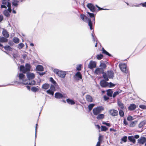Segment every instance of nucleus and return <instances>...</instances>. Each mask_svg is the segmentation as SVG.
<instances>
[{"label":"nucleus","mask_w":146,"mask_h":146,"mask_svg":"<svg viewBox=\"0 0 146 146\" xmlns=\"http://www.w3.org/2000/svg\"><path fill=\"white\" fill-rule=\"evenodd\" d=\"M92 36L93 38V40L94 42H97V38L95 37V35L94 33H92Z\"/></svg>","instance_id":"38"},{"label":"nucleus","mask_w":146,"mask_h":146,"mask_svg":"<svg viewBox=\"0 0 146 146\" xmlns=\"http://www.w3.org/2000/svg\"><path fill=\"white\" fill-rule=\"evenodd\" d=\"M107 95L108 96L110 97H111L113 93V91L110 89H109L107 91Z\"/></svg>","instance_id":"28"},{"label":"nucleus","mask_w":146,"mask_h":146,"mask_svg":"<svg viewBox=\"0 0 146 146\" xmlns=\"http://www.w3.org/2000/svg\"><path fill=\"white\" fill-rule=\"evenodd\" d=\"M110 131H113L114 132H116V129H113L112 128H110Z\"/></svg>","instance_id":"62"},{"label":"nucleus","mask_w":146,"mask_h":146,"mask_svg":"<svg viewBox=\"0 0 146 146\" xmlns=\"http://www.w3.org/2000/svg\"><path fill=\"white\" fill-rule=\"evenodd\" d=\"M74 77L75 80H78L82 79V76L81 74H76Z\"/></svg>","instance_id":"15"},{"label":"nucleus","mask_w":146,"mask_h":146,"mask_svg":"<svg viewBox=\"0 0 146 146\" xmlns=\"http://www.w3.org/2000/svg\"><path fill=\"white\" fill-rule=\"evenodd\" d=\"M86 99L87 101L89 102H92L93 99L91 96L89 95H87L86 96Z\"/></svg>","instance_id":"19"},{"label":"nucleus","mask_w":146,"mask_h":146,"mask_svg":"<svg viewBox=\"0 0 146 146\" xmlns=\"http://www.w3.org/2000/svg\"><path fill=\"white\" fill-rule=\"evenodd\" d=\"M117 104L119 107L122 110H123L125 109L124 104L120 101L118 100L117 101Z\"/></svg>","instance_id":"17"},{"label":"nucleus","mask_w":146,"mask_h":146,"mask_svg":"<svg viewBox=\"0 0 146 146\" xmlns=\"http://www.w3.org/2000/svg\"><path fill=\"white\" fill-rule=\"evenodd\" d=\"M58 76L62 78H64L66 76V74H56Z\"/></svg>","instance_id":"45"},{"label":"nucleus","mask_w":146,"mask_h":146,"mask_svg":"<svg viewBox=\"0 0 146 146\" xmlns=\"http://www.w3.org/2000/svg\"><path fill=\"white\" fill-rule=\"evenodd\" d=\"M3 17L2 15H0V22L3 20Z\"/></svg>","instance_id":"61"},{"label":"nucleus","mask_w":146,"mask_h":146,"mask_svg":"<svg viewBox=\"0 0 146 146\" xmlns=\"http://www.w3.org/2000/svg\"><path fill=\"white\" fill-rule=\"evenodd\" d=\"M49 81L52 84H54V85H58L57 84L56 82L55 81L53 78L51 77L49 78Z\"/></svg>","instance_id":"26"},{"label":"nucleus","mask_w":146,"mask_h":146,"mask_svg":"<svg viewBox=\"0 0 146 146\" xmlns=\"http://www.w3.org/2000/svg\"><path fill=\"white\" fill-rule=\"evenodd\" d=\"M27 77L28 80L33 79L35 78V75L34 74H27Z\"/></svg>","instance_id":"20"},{"label":"nucleus","mask_w":146,"mask_h":146,"mask_svg":"<svg viewBox=\"0 0 146 146\" xmlns=\"http://www.w3.org/2000/svg\"><path fill=\"white\" fill-rule=\"evenodd\" d=\"M94 73H104V70H103L102 68L100 67L97 68L94 72Z\"/></svg>","instance_id":"18"},{"label":"nucleus","mask_w":146,"mask_h":146,"mask_svg":"<svg viewBox=\"0 0 146 146\" xmlns=\"http://www.w3.org/2000/svg\"><path fill=\"white\" fill-rule=\"evenodd\" d=\"M99 67L101 68H102L103 70H104V69L106 68V66L105 63H101L99 66Z\"/></svg>","instance_id":"31"},{"label":"nucleus","mask_w":146,"mask_h":146,"mask_svg":"<svg viewBox=\"0 0 146 146\" xmlns=\"http://www.w3.org/2000/svg\"><path fill=\"white\" fill-rule=\"evenodd\" d=\"M81 65L80 64L79 65L77 66L76 67V69L78 70H81Z\"/></svg>","instance_id":"55"},{"label":"nucleus","mask_w":146,"mask_h":146,"mask_svg":"<svg viewBox=\"0 0 146 146\" xmlns=\"http://www.w3.org/2000/svg\"><path fill=\"white\" fill-rule=\"evenodd\" d=\"M123 123L125 125H126L127 124V122L125 119H124L123 120Z\"/></svg>","instance_id":"58"},{"label":"nucleus","mask_w":146,"mask_h":146,"mask_svg":"<svg viewBox=\"0 0 146 146\" xmlns=\"http://www.w3.org/2000/svg\"><path fill=\"white\" fill-rule=\"evenodd\" d=\"M142 6L143 7H146V2L142 4Z\"/></svg>","instance_id":"63"},{"label":"nucleus","mask_w":146,"mask_h":146,"mask_svg":"<svg viewBox=\"0 0 146 146\" xmlns=\"http://www.w3.org/2000/svg\"><path fill=\"white\" fill-rule=\"evenodd\" d=\"M27 82H28V84L27 85H35V84L36 82L35 80H27Z\"/></svg>","instance_id":"22"},{"label":"nucleus","mask_w":146,"mask_h":146,"mask_svg":"<svg viewBox=\"0 0 146 146\" xmlns=\"http://www.w3.org/2000/svg\"><path fill=\"white\" fill-rule=\"evenodd\" d=\"M109 113L111 115L113 116H117L118 115V111L115 110H110L109 111Z\"/></svg>","instance_id":"11"},{"label":"nucleus","mask_w":146,"mask_h":146,"mask_svg":"<svg viewBox=\"0 0 146 146\" xmlns=\"http://www.w3.org/2000/svg\"><path fill=\"white\" fill-rule=\"evenodd\" d=\"M108 129V128L105 126H101V130L102 131H106Z\"/></svg>","instance_id":"47"},{"label":"nucleus","mask_w":146,"mask_h":146,"mask_svg":"<svg viewBox=\"0 0 146 146\" xmlns=\"http://www.w3.org/2000/svg\"><path fill=\"white\" fill-rule=\"evenodd\" d=\"M146 141V138L144 137H141L137 140L139 144H143Z\"/></svg>","instance_id":"12"},{"label":"nucleus","mask_w":146,"mask_h":146,"mask_svg":"<svg viewBox=\"0 0 146 146\" xmlns=\"http://www.w3.org/2000/svg\"><path fill=\"white\" fill-rule=\"evenodd\" d=\"M127 137L125 136L123 137L121 139V140L124 142H126L127 141Z\"/></svg>","instance_id":"49"},{"label":"nucleus","mask_w":146,"mask_h":146,"mask_svg":"<svg viewBox=\"0 0 146 146\" xmlns=\"http://www.w3.org/2000/svg\"><path fill=\"white\" fill-rule=\"evenodd\" d=\"M36 69L37 70L40 71H42L43 70V66L40 65H37L36 67Z\"/></svg>","instance_id":"25"},{"label":"nucleus","mask_w":146,"mask_h":146,"mask_svg":"<svg viewBox=\"0 0 146 146\" xmlns=\"http://www.w3.org/2000/svg\"><path fill=\"white\" fill-rule=\"evenodd\" d=\"M127 120L130 121L133 119V117L132 116H128L127 118Z\"/></svg>","instance_id":"54"},{"label":"nucleus","mask_w":146,"mask_h":146,"mask_svg":"<svg viewBox=\"0 0 146 146\" xmlns=\"http://www.w3.org/2000/svg\"><path fill=\"white\" fill-rule=\"evenodd\" d=\"M103 55L101 54H98L96 56V57L98 60H100L103 58Z\"/></svg>","instance_id":"43"},{"label":"nucleus","mask_w":146,"mask_h":146,"mask_svg":"<svg viewBox=\"0 0 146 146\" xmlns=\"http://www.w3.org/2000/svg\"><path fill=\"white\" fill-rule=\"evenodd\" d=\"M87 7L92 12H94L96 11V8L95 6L92 3H88L87 5Z\"/></svg>","instance_id":"10"},{"label":"nucleus","mask_w":146,"mask_h":146,"mask_svg":"<svg viewBox=\"0 0 146 146\" xmlns=\"http://www.w3.org/2000/svg\"><path fill=\"white\" fill-rule=\"evenodd\" d=\"M103 77L105 81L108 80V76L107 74H103Z\"/></svg>","instance_id":"35"},{"label":"nucleus","mask_w":146,"mask_h":146,"mask_svg":"<svg viewBox=\"0 0 146 146\" xmlns=\"http://www.w3.org/2000/svg\"><path fill=\"white\" fill-rule=\"evenodd\" d=\"M3 35L5 37L8 38L9 36V35L7 31L5 29H4L2 32Z\"/></svg>","instance_id":"24"},{"label":"nucleus","mask_w":146,"mask_h":146,"mask_svg":"<svg viewBox=\"0 0 146 146\" xmlns=\"http://www.w3.org/2000/svg\"><path fill=\"white\" fill-rule=\"evenodd\" d=\"M13 41L15 43H18L19 42V40L17 37H15L13 38Z\"/></svg>","instance_id":"39"},{"label":"nucleus","mask_w":146,"mask_h":146,"mask_svg":"<svg viewBox=\"0 0 146 146\" xmlns=\"http://www.w3.org/2000/svg\"><path fill=\"white\" fill-rule=\"evenodd\" d=\"M119 67L121 70L123 72L125 73H127L128 72V70L127 68V66L125 64H119Z\"/></svg>","instance_id":"6"},{"label":"nucleus","mask_w":146,"mask_h":146,"mask_svg":"<svg viewBox=\"0 0 146 146\" xmlns=\"http://www.w3.org/2000/svg\"><path fill=\"white\" fill-rule=\"evenodd\" d=\"M137 123V121H132L130 123L129 125V126L131 127H134Z\"/></svg>","instance_id":"40"},{"label":"nucleus","mask_w":146,"mask_h":146,"mask_svg":"<svg viewBox=\"0 0 146 146\" xmlns=\"http://www.w3.org/2000/svg\"><path fill=\"white\" fill-rule=\"evenodd\" d=\"M17 76L19 78V82L14 81V83H17V84L20 83L24 85H27L28 84V82H27V79L25 78V75L24 74H18Z\"/></svg>","instance_id":"1"},{"label":"nucleus","mask_w":146,"mask_h":146,"mask_svg":"<svg viewBox=\"0 0 146 146\" xmlns=\"http://www.w3.org/2000/svg\"><path fill=\"white\" fill-rule=\"evenodd\" d=\"M102 52L104 54H105L106 55L109 56H111V55L108 52L106 51L104 48H102Z\"/></svg>","instance_id":"37"},{"label":"nucleus","mask_w":146,"mask_h":146,"mask_svg":"<svg viewBox=\"0 0 146 146\" xmlns=\"http://www.w3.org/2000/svg\"><path fill=\"white\" fill-rule=\"evenodd\" d=\"M104 110V108L103 107L98 106L94 108L93 110V112L94 114L96 115L100 113Z\"/></svg>","instance_id":"4"},{"label":"nucleus","mask_w":146,"mask_h":146,"mask_svg":"<svg viewBox=\"0 0 146 146\" xmlns=\"http://www.w3.org/2000/svg\"><path fill=\"white\" fill-rule=\"evenodd\" d=\"M96 146H100V143L99 142V141L97 142Z\"/></svg>","instance_id":"64"},{"label":"nucleus","mask_w":146,"mask_h":146,"mask_svg":"<svg viewBox=\"0 0 146 146\" xmlns=\"http://www.w3.org/2000/svg\"><path fill=\"white\" fill-rule=\"evenodd\" d=\"M115 86V84L112 83L111 82H110V83H109V86H108L109 87L111 88L112 87H113L114 86Z\"/></svg>","instance_id":"53"},{"label":"nucleus","mask_w":146,"mask_h":146,"mask_svg":"<svg viewBox=\"0 0 146 146\" xmlns=\"http://www.w3.org/2000/svg\"><path fill=\"white\" fill-rule=\"evenodd\" d=\"M2 5H1V8L6 9V6H9L11 5V4L9 2H7V0H2Z\"/></svg>","instance_id":"9"},{"label":"nucleus","mask_w":146,"mask_h":146,"mask_svg":"<svg viewBox=\"0 0 146 146\" xmlns=\"http://www.w3.org/2000/svg\"><path fill=\"white\" fill-rule=\"evenodd\" d=\"M66 101L67 103L70 104L74 105L75 104V102L74 100L69 98L67 99Z\"/></svg>","instance_id":"23"},{"label":"nucleus","mask_w":146,"mask_h":146,"mask_svg":"<svg viewBox=\"0 0 146 146\" xmlns=\"http://www.w3.org/2000/svg\"><path fill=\"white\" fill-rule=\"evenodd\" d=\"M139 107L141 108L144 109L145 106L144 105H140L139 106Z\"/></svg>","instance_id":"56"},{"label":"nucleus","mask_w":146,"mask_h":146,"mask_svg":"<svg viewBox=\"0 0 146 146\" xmlns=\"http://www.w3.org/2000/svg\"><path fill=\"white\" fill-rule=\"evenodd\" d=\"M80 17L81 19L84 21L88 22V25L90 26L91 30L92 29V23L90 19L88 18L85 15H81Z\"/></svg>","instance_id":"2"},{"label":"nucleus","mask_w":146,"mask_h":146,"mask_svg":"<svg viewBox=\"0 0 146 146\" xmlns=\"http://www.w3.org/2000/svg\"><path fill=\"white\" fill-rule=\"evenodd\" d=\"M24 46V44L22 43H21L19 44L18 45L17 47L19 49L22 48Z\"/></svg>","instance_id":"44"},{"label":"nucleus","mask_w":146,"mask_h":146,"mask_svg":"<svg viewBox=\"0 0 146 146\" xmlns=\"http://www.w3.org/2000/svg\"><path fill=\"white\" fill-rule=\"evenodd\" d=\"M95 104H90L88 106L89 110L90 111L92 110Z\"/></svg>","instance_id":"42"},{"label":"nucleus","mask_w":146,"mask_h":146,"mask_svg":"<svg viewBox=\"0 0 146 146\" xmlns=\"http://www.w3.org/2000/svg\"><path fill=\"white\" fill-rule=\"evenodd\" d=\"M54 91L50 89H48V90L46 91V92L48 94L51 95L52 96L54 95Z\"/></svg>","instance_id":"30"},{"label":"nucleus","mask_w":146,"mask_h":146,"mask_svg":"<svg viewBox=\"0 0 146 146\" xmlns=\"http://www.w3.org/2000/svg\"><path fill=\"white\" fill-rule=\"evenodd\" d=\"M7 41V39L3 37L0 38V42H6Z\"/></svg>","instance_id":"32"},{"label":"nucleus","mask_w":146,"mask_h":146,"mask_svg":"<svg viewBox=\"0 0 146 146\" xmlns=\"http://www.w3.org/2000/svg\"><path fill=\"white\" fill-rule=\"evenodd\" d=\"M31 68V66L30 64H27L25 65V67L24 66L21 65L20 67V70L21 71H22L23 73L25 72L29 71Z\"/></svg>","instance_id":"3"},{"label":"nucleus","mask_w":146,"mask_h":146,"mask_svg":"<svg viewBox=\"0 0 146 146\" xmlns=\"http://www.w3.org/2000/svg\"><path fill=\"white\" fill-rule=\"evenodd\" d=\"M96 118L98 119H102L104 117V114H98Z\"/></svg>","instance_id":"29"},{"label":"nucleus","mask_w":146,"mask_h":146,"mask_svg":"<svg viewBox=\"0 0 146 146\" xmlns=\"http://www.w3.org/2000/svg\"><path fill=\"white\" fill-rule=\"evenodd\" d=\"M96 65L97 64L96 62L93 60H91L88 65V67L90 69H92L93 68H96Z\"/></svg>","instance_id":"7"},{"label":"nucleus","mask_w":146,"mask_h":146,"mask_svg":"<svg viewBox=\"0 0 146 146\" xmlns=\"http://www.w3.org/2000/svg\"><path fill=\"white\" fill-rule=\"evenodd\" d=\"M53 72L54 73H62L63 72V73H65V72H63L61 70H59L57 69H54L53 70Z\"/></svg>","instance_id":"36"},{"label":"nucleus","mask_w":146,"mask_h":146,"mask_svg":"<svg viewBox=\"0 0 146 146\" xmlns=\"http://www.w3.org/2000/svg\"><path fill=\"white\" fill-rule=\"evenodd\" d=\"M146 124V120L143 121L141 122L139 124V127L140 128H141Z\"/></svg>","instance_id":"27"},{"label":"nucleus","mask_w":146,"mask_h":146,"mask_svg":"<svg viewBox=\"0 0 146 146\" xmlns=\"http://www.w3.org/2000/svg\"><path fill=\"white\" fill-rule=\"evenodd\" d=\"M63 97V95L59 92H56L55 94L54 97L56 98L60 99L62 98Z\"/></svg>","instance_id":"14"},{"label":"nucleus","mask_w":146,"mask_h":146,"mask_svg":"<svg viewBox=\"0 0 146 146\" xmlns=\"http://www.w3.org/2000/svg\"><path fill=\"white\" fill-rule=\"evenodd\" d=\"M104 100L105 101L107 100L108 99H109V98L108 97H107L106 96H104Z\"/></svg>","instance_id":"59"},{"label":"nucleus","mask_w":146,"mask_h":146,"mask_svg":"<svg viewBox=\"0 0 146 146\" xmlns=\"http://www.w3.org/2000/svg\"><path fill=\"white\" fill-rule=\"evenodd\" d=\"M136 108V105L134 104H131L128 108V109L130 111L134 110Z\"/></svg>","instance_id":"16"},{"label":"nucleus","mask_w":146,"mask_h":146,"mask_svg":"<svg viewBox=\"0 0 146 146\" xmlns=\"http://www.w3.org/2000/svg\"><path fill=\"white\" fill-rule=\"evenodd\" d=\"M4 48L7 50H9V51H11L12 49L9 46H5L4 47Z\"/></svg>","instance_id":"48"},{"label":"nucleus","mask_w":146,"mask_h":146,"mask_svg":"<svg viewBox=\"0 0 146 146\" xmlns=\"http://www.w3.org/2000/svg\"><path fill=\"white\" fill-rule=\"evenodd\" d=\"M87 13L90 17H94L95 16V15L94 13H91L89 12H87Z\"/></svg>","instance_id":"51"},{"label":"nucleus","mask_w":146,"mask_h":146,"mask_svg":"<svg viewBox=\"0 0 146 146\" xmlns=\"http://www.w3.org/2000/svg\"><path fill=\"white\" fill-rule=\"evenodd\" d=\"M119 94V92L118 91L115 92L113 95V98H115L117 95Z\"/></svg>","instance_id":"52"},{"label":"nucleus","mask_w":146,"mask_h":146,"mask_svg":"<svg viewBox=\"0 0 146 146\" xmlns=\"http://www.w3.org/2000/svg\"><path fill=\"white\" fill-rule=\"evenodd\" d=\"M38 125L37 124H36V127H35V138L36 137V129L37 128V126Z\"/></svg>","instance_id":"60"},{"label":"nucleus","mask_w":146,"mask_h":146,"mask_svg":"<svg viewBox=\"0 0 146 146\" xmlns=\"http://www.w3.org/2000/svg\"><path fill=\"white\" fill-rule=\"evenodd\" d=\"M8 6H6V8L7 7H8L7 10H5L4 11V14L7 17H9L10 15L9 13H11V5Z\"/></svg>","instance_id":"8"},{"label":"nucleus","mask_w":146,"mask_h":146,"mask_svg":"<svg viewBox=\"0 0 146 146\" xmlns=\"http://www.w3.org/2000/svg\"><path fill=\"white\" fill-rule=\"evenodd\" d=\"M18 1L16 0H13L12 2L13 5L15 7H17L18 5Z\"/></svg>","instance_id":"33"},{"label":"nucleus","mask_w":146,"mask_h":146,"mask_svg":"<svg viewBox=\"0 0 146 146\" xmlns=\"http://www.w3.org/2000/svg\"><path fill=\"white\" fill-rule=\"evenodd\" d=\"M57 85H54V84H51L50 86V89L54 91H55V87H57Z\"/></svg>","instance_id":"34"},{"label":"nucleus","mask_w":146,"mask_h":146,"mask_svg":"<svg viewBox=\"0 0 146 146\" xmlns=\"http://www.w3.org/2000/svg\"><path fill=\"white\" fill-rule=\"evenodd\" d=\"M102 137V136L101 135H100L98 138V141H99V142L100 143H101V141H102V140L101 139V138Z\"/></svg>","instance_id":"57"},{"label":"nucleus","mask_w":146,"mask_h":146,"mask_svg":"<svg viewBox=\"0 0 146 146\" xmlns=\"http://www.w3.org/2000/svg\"><path fill=\"white\" fill-rule=\"evenodd\" d=\"M107 74L109 78L112 79L114 77L113 74Z\"/></svg>","instance_id":"50"},{"label":"nucleus","mask_w":146,"mask_h":146,"mask_svg":"<svg viewBox=\"0 0 146 146\" xmlns=\"http://www.w3.org/2000/svg\"><path fill=\"white\" fill-rule=\"evenodd\" d=\"M100 84V86L102 87H106L109 86V83L104 80L101 81Z\"/></svg>","instance_id":"13"},{"label":"nucleus","mask_w":146,"mask_h":146,"mask_svg":"<svg viewBox=\"0 0 146 146\" xmlns=\"http://www.w3.org/2000/svg\"><path fill=\"white\" fill-rule=\"evenodd\" d=\"M50 85L48 83H45L42 86V88L43 89L47 90L50 87Z\"/></svg>","instance_id":"21"},{"label":"nucleus","mask_w":146,"mask_h":146,"mask_svg":"<svg viewBox=\"0 0 146 146\" xmlns=\"http://www.w3.org/2000/svg\"><path fill=\"white\" fill-rule=\"evenodd\" d=\"M31 90L33 92H36L38 91V89L35 87H32Z\"/></svg>","instance_id":"41"},{"label":"nucleus","mask_w":146,"mask_h":146,"mask_svg":"<svg viewBox=\"0 0 146 146\" xmlns=\"http://www.w3.org/2000/svg\"><path fill=\"white\" fill-rule=\"evenodd\" d=\"M119 113L120 116L121 117H123L124 116V113L123 111L122 110H119Z\"/></svg>","instance_id":"46"},{"label":"nucleus","mask_w":146,"mask_h":146,"mask_svg":"<svg viewBox=\"0 0 146 146\" xmlns=\"http://www.w3.org/2000/svg\"><path fill=\"white\" fill-rule=\"evenodd\" d=\"M139 135H136L134 136H129L128 138L130 141L132 142L133 143H135L136 142L135 139H137L139 138Z\"/></svg>","instance_id":"5"}]
</instances>
